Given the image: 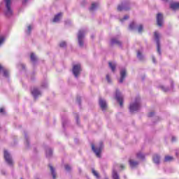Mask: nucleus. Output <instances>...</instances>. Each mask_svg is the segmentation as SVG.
I'll use <instances>...</instances> for the list:
<instances>
[{
	"instance_id": "nucleus-1",
	"label": "nucleus",
	"mask_w": 179,
	"mask_h": 179,
	"mask_svg": "<svg viewBox=\"0 0 179 179\" xmlns=\"http://www.w3.org/2000/svg\"><path fill=\"white\" fill-rule=\"evenodd\" d=\"M129 110L130 113H135V111L141 110V97L137 96L135 98L129 105Z\"/></svg>"
},
{
	"instance_id": "nucleus-2",
	"label": "nucleus",
	"mask_w": 179,
	"mask_h": 179,
	"mask_svg": "<svg viewBox=\"0 0 179 179\" xmlns=\"http://www.w3.org/2000/svg\"><path fill=\"white\" fill-rule=\"evenodd\" d=\"M85 34H86V31L85 29H81L78 31V41L79 47H85Z\"/></svg>"
},
{
	"instance_id": "nucleus-3",
	"label": "nucleus",
	"mask_w": 179,
	"mask_h": 179,
	"mask_svg": "<svg viewBox=\"0 0 179 179\" xmlns=\"http://www.w3.org/2000/svg\"><path fill=\"white\" fill-rule=\"evenodd\" d=\"M6 2V10H5V15L7 17H10L13 15V11L12 10V8L10 5L12 2L10 0H5Z\"/></svg>"
},
{
	"instance_id": "nucleus-4",
	"label": "nucleus",
	"mask_w": 179,
	"mask_h": 179,
	"mask_svg": "<svg viewBox=\"0 0 179 179\" xmlns=\"http://www.w3.org/2000/svg\"><path fill=\"white\" fill-rule=\"evenodd\" d=\"M117 169H120V170H124L125 169V166L122 164H115L114 169L112 172V177L113 179H120V176L117 173Z\"/></svg>"
},
{
	"instance_id": "nucleus-5",
	"label": "nucleus",
	"mask_w": 179,
	"mask_h": 179,
	"mask_svg": "<svg viewBox=\"0 0 179 179\" xmlns=\"http://www.w3.org/2000/svg\"><path fill=\"white\" fill-rule=\"evenodd\" d=\"M73 75H74L75 78H79V75H80V72H82V67L80 64H76L73 66Z\"/></svg>"
},
{
	"instance_id": "nucleus-6",
	"label": "nucleus",
	"mask_w": 179,
	"mask_h": 179,
	"mask_svg": "<svg viewBox=\"0 0 179 179\" xmlns=\"http://www.w3.org/2000/svg\"><path fill=\"white\" fill-rule=\"evenodd\" d=\"M92 149L95 153L96 156H97L98 157H101L100 154L101 153V150L103 149V143H100L98 147H94V145L92 144Z\"/></svg>"
},
{
	"instance_id": "nucleus-7",
	"label": "nucleus",
	"mask_w": 179,
	"mask_h": 179,
	"mask_svg": "<svg viewBox=\"0 0 179 179\" xmlns=\"http://www.w3.org/2000/svg\"><path fill=\"white\" fill-rule=\"evenodd\" d=\"M154 38L157 43V50L158 54H162V51L160 50V34H159L157 31H155L154 33Z\"/></svg>"
},
{
	"instance_id": "nucleus-8",
	"label": "nucleus",
	"mask_w": 179,
	"mask_h": 179,
	"mask_svg": "<svg viewBox=\"0 0 179 179\" xmlns=\"http://www.w3.org/2000/svg\"><path fill=\"white\" fill-rule=\"evenodd\" d=\"M115 99L117 103H119L120 107H122L124 104V97L122 96L121 92H120L118 90H117L115 92Z\"/></svg>"
},
{
	"instance_id": "nucleus-9",
	"label": "nucleus",
	"mask_w": 179,
	"mask_h": 179,
	"mask_svg": "<svg viewBox=\"0 0 179 179\" xmlns=\"http://www.w3.org/2000/svg\"><path fill=\"white\" fill-rule=\"evenodd\" d=\"M129 29L130 30H135V29H137L138 33H142V30H143V26H142V24L137 26L136 22H131L129 26Z\"/></svg>"
},
{
	"instance_id": "nucleus-10",
	"label": "nucleus",
	"mask_w": 179,
	"mask_h": 179,
	"mask_svg": "<svg viewBox=\"0 0 179 179\" xmlns=\"http://www.w3.org/2000/svg\"><path fill=\"white\" fill-rule=\"evenodd\" d=\"M4 159L9 164V166H12L13 164V160H12V157L10 156V154L8 152V150H4Z\"/></svg>"
},
{
	"instance_id": "nucleus-11",
	"label": "nucleus",
	"mask_w": 179,
	"mask_h": 179,
	"mask_svg": "<svg viewBox=\"0 0 179 179\" xmlns=\"http://www.w3.org/2000/svg\"><path fill=\"white\" fill-rule=\"evenodd\" d=\"M129 3L127 2L122 3L117 7V10L120 12L121 10H129Z\"/></svg>"
},
{
	"instance_id": "nucleus-12",
	"label": "nucleus",
	"mask_w": 179,
	"mask_h": 179,
	"mask_svg": "<svg viewBox=\"0 0 179 179\" xmlns=\"http://www.w3.org/2000/svg\"><path fill=\"white\" fill-rule=\"evenodd\" d=\"M31 93L34 99H37V97H40V96H41V92H40L37 88H34L31 91Z\"/></svg>"
},
{
	"instance_id": "nucleus-13",
	"label": "nucleus",
	"mask_w": 179,
	"mask_h": 179,
	"mask_svg": "<svg viewBox=\"0 0 179 179\" xmlns=\"http://www.w3.org/2000/svg\"><path fill=\"white\" fill-rule=\"evenodd\" d=\"M125 76H127V70L125 69H122L120 71V78L119 79V83H122V82H124Z\"/></svg>"
},
{
	"instance_id": "nucleus-14",
	"label": "nucleus",
	"mask_w": 179,
	"mask_h": 179,
	"mask_svg": "<svg viewBox=\"0 0 179 179\" xmlns=\"http://www.w3.org/2000/svg\"><path fill=\"white\" fill-rule=\"evenodd\" d=\"M157 24L159 27L163 26V15L162 13L157 15Z\"/></svg>"
},
{
	"instance_id": "nucleus-15",
	"label": "nucleus",
	"mask_w": 179,
	"mask_h": 179,
	"mask_svg": "<svg viewBox=\"0 0 179 179\" xmlns=\"http://www.w3.org/2000/svg\"><path fill=\"white\" fill-rule=\"evenodd\" d=\"M1 73H3V76H4V78H8L9 76V71L0 65V75Z\"/></svg>"
},
{
	"instance_id": "nucleus-16",
	"label": "nucleus",
	"mask_w": 179,
	"mask_h": 179,
	"mask_svg": "<svg viewBox=\"0 0 179 179\" xmlns=\"http://www.w3.org/2000/svg\"><path fill=\"white\" fill-rule=\"evenodd\" d=\"M99 106L102 110L107 108V101L103 99H99Z\"/></svg>"
},
{
	"instance_id": "nucleus-17",
	"label": "nucleus",
	"mask_w": 179,
	"mask_h": 179,
	"mask_svg": "<svg viewBox=\"0 0 179 179\" xmlns=\"http://www.w3.org/2000/svg\"><path fill=\"white\" fill-rule=\"evenodd\" d=\"M160 155H159L158 154H155L152 157L153 162L155 164H160Z\"/></svg>"
},
{
	"instance_id": "nucleus-18",
	"label": "nucleus",
	"mask_w": 179,
	"mask_h": 179,
	"mask_svg": "<svg viewBox=\"0 0 179 179\" xmlns=\"http://www.w3.org/2000/svg\"><path fill=\"white\" fill-rule=\"evenodd\" d=\"M129 163L131 169H135V167H138L139 165V162L134 159H129Z\"/></svg>"
},
{
	"instance_id": "nucleus-19",
	"label": "nucleus",
	"mask_w": 179,
	"mask_h": 179,
	"mask_svg": "<svg viewBox=\"0 0 179 179\" xmlns=\"http://www.w3.org/2000/svg\"><path fill=\"white\" fill-rule=\"evenodd\" d=\"M61 19H62V13H59L55 16L53 19V22L58 23L61 20Z\"/></svg>"
},
{
	"instance_id": "nucleus-20",
	"label": "nucleus",
	"mask_w": 179,
	"mask_h": 179,
	"mask_svg": "<svg viewBox=\"0 0 179 179\" xmlns=\"http://www.w3.org/2000/svg\"><path fill=\"white\" fill-rule=\"evenodd\" d=\"M110 44L111 45H114V44H116L117 45L121 47V41H120L117 38H113L110 41Z\"/></svg>"
},
{
	"instance_id": "nucleus-21",
	"label": "nucleus",
	"mask_w": 179,
	"mask_h": 179,
	"mask_svg": "<svg viewBox=\"0 0 179 179\" xmlns=\"http://www.w3.org/2000/svg\"><path fill=\"white\" fill-rule=\"evenodd\" d=\"M171 9H173V10H177V9H179V3L178 2H173L171 3L170 5Z\"/></svg>"
},
{
	"instance_id": "nucleus-22",
	"label": "nucleus",
	"mask_w": 179,
	"mask_h": 179,
	"mask_svg": "<svg viewBox=\"0 0 179 179\" xmlns=\"http://www.w3.org/2000/svg\"><path fill=\"white\" fill-rule=\"evenodd\" d=\"M49 167L50 169V171H51L52 178L55 179L56 177H57V173H55V169L50 164L49 165Z\"/></svg>"
},
{
	"instance_id": "nucleus-23",
	"label": "nucleus",
	"mask_w": 179,
	"mask_h": 179,
	"mask_svg": "<svg viewBox=\"0 0 179 179\" xmlns=\"http://www.w3.org/2000/svg\"><path fill=\"white\" fill-rule=\"evenodd\" d=\"M97 8H99V3H92L90 8V10H96Z\"/></svg>"
},
{
	"instance_id": "nucleus-24",
	"label": "nucleus",
	"mask_w": 179,
	"mask_h": 179,
	"mask_svg": "<svg viewBox=\"0 0 179 179\" xmlns=\"http://www.w3.org/2000/svg\"><path fill=\"white\" fill-rule=\"evenodd\" d=\"M30 58H31V62H33L34 64H36V62H37V56H36L34 53L31 54Z\"/></svg>"
},
{
	"instance_id": "nucleus-25",
	"label": "nucleus",
	"mask_w": 179,
	"mask_h": 179,
	"mask_svg": "<svg viewBox=\"0 0 179 179\" xmlns=\"http://www.w3.org/2000/svg\"><path fill=\"white\" fill-rule=\"evenodd\" d=\"M46 157H51L52 156V150L51 148H48L45 152Z\"/></svg>"
},
{
	"instance_id": "nucleus-26",
	"label": "nucleus",
	"mask_w": 179,
	"mask_h": 179,
	"mask_svg": "<svg viewBox=\"0 0 179 179\" xmlns=\"http://www.w3.org/2000/svg\"><path fill=\"white\" fill-rule=\"evenodd\" d=\"M6 37L4 35L0 34V47L5 43Z\"/></svg>"
},
{
	"instance_id": "nucleus-27",
	"label": "nucleus",
	"mask_w": 179,
	"mask_h": 179,
	"mask_svg": "<svg viewBox=\"0 0 179 179\" xmlns=\"http://www.w3.org/2000/svg\"><path fill=\"white\" fill-rule=\"evenodd\" d=\"M109 66L112 71V72H114L115 71V62H109Z\"/></svg>"
},
{
	"instance_id": "nucleus-28",
	"label": "nucleus",
	"mask_w": 179,
	"mask_h": 179,
	"mask_svg": "<svg viewBox=\"0 0 179 179\" xmlns=\"http://www.w3.org/2000/svg\"><path fill=\"white\" fill-rule=\"evenodd\" d=\"M174 160V157L171 156H166L164 158V162H173Z\"/></svg>"
},
{
	"instance_id": "nucleus-29",
	"label": "nucleus",
	"mask_w": 179,
	"mask_h": 179,
	"mask_svg": "<svg viewBox=\"0 0 179 179\" xmlns=\"http://www.w3.org/2000/svg\"><path fill=\"white\" fill-rule=\"evenodd\" d=\"M92 174L96 177V178L100 179V175H99V173H97L96 170L92 169Z\"/></svg>"
},
{
	"instance_id": "nucleus-30",
	"label": "nucleus",
	"mask_w": 179,
	"mask_h": 179,
	"mask_svg": "<svg viewBox=\"0 0 179 179\" xmlns=\"http://www.w3.org/2000/svg\"><path fill=\"white\" fill-rule=\"evenodd\" d=\"M24 138H25V145L27 148H29V136H27V134H24Z\"/></svg>"
},
{
	"instance_id": "nucleus-31",
	"label": "nucleus",
	"mask_w": 179,
	"mask_h": 179,
	"mask_svg": "<svg viewBox=\"0 0 179 179\" xmlns=\"http://www.w3.org/2000/svg\"><path fill=\"white\" fill-rule=\"evenodd\" d=\"M31 30H33V25H29L27 27V29L26 31L27 34H29L31 33Z\"/></svg>"
},
{
	"instance_id": "nucleus-32",
	"label": "nucleus",
	"mask_w": 179,
	"mask_h": 179,
	"mask_svg": "<svg viewBox=\"0 0 179 179\" xmlns=\"http://www.w3.org/2000/svg\"><path fill=\"white\" fill-rule=\"evenodd\" d=\"M137 58H138V59H141V61H142V59H143V56L142 55V53H141V52L138 51L137 52Z\"/></svg>"
},
{
	"instance_id": "nucleus-33",
	"label": "nucleus",
	"mask_w": 179,
	"mask_h": 179,
	"mask_svg": "<svg viewBox=\"0 0 179 179\" xmlns=\"http://www.w3.org/2000/svg\"><path fill=\"white\" fill-rule=\"evenodd\" d=\"M137 157L138 159H144L145 155H143L142 152L137 153Z\"/></svg>"
},
{
	"instance_id": "nucleus-34",
	"label": "nucleus",
	"mask_w": 179,
	"mask_h": 179,
	"mask_svg": "<svg viewBox=\"0 0 179 179\" xmlns=\"http://www.w3.org/2000/svg\"><path fill=\"white\" fill-rule=\"evenodd\" d=\"M128 19H129V15H124V17L122 19H120V22L122 23H124V22H125V20H128Z\"/></svg>"
},
{
	"instance_id": "nucleus-35",
	"label": "nucleus",
	"mask_w": 179,
	"mask_h": 179,
	"mask_svg": "<svg viewBox=\"0 0 179 179\" xmlns=\"http://www.w3.org/2000/svg\"><path fill=\"white\" fill-rule=\"evenodd\" d=\"M59 45L62 48H65V47H66V42L62 41L60 43Z\"/></svg>"
},
{
	"instance_id": "nucleus-36",
	"label": "nucleus",
	"mask_w": 179,
	"mask_h": 179,
	"mask_svg": "<svg viewBox=\"0 0 179 179\" xmlns=\"http://www.w3.org/2000/svg\"><path fill=\"white\" fill-rule=\"evenodd\" d=\"M47 86H48V83H47V81L42 83L41 87H47Z\"/></svg>"
},
{
	"instance_id": "nucleus-37",
	"label": "nucleus",
	"mask_w": 179,
	"mask_h": 179,
	"mask_svg": "<svg viewBox=\"0 0 179 179\" xmlns=\"http://www.w3.org/2000/svg\"><path fill=\"white\" fill-rule=\"evenodd\" d=\"M106 80L108 81V83H111V78H110L109 75H106Z\"/></svg>"
},
{
	"instance_id": "nucleus-38",
	"label": "nucleus",
	"mask_w": 179,
	"mask_h": 179,
	"mask_svg": "<svg viewBox=\"0 0 179 179\" xmlns=\"http://www.w3.org/2000/svg\"><path fill=\"white\" fill-rule=\"evenodd\" d=\"M65 169L66 170V171H69L71 170V166L65 165Z\"/></svg>"
},
{
	"instance_id": "nucleus-39",
	"label": "nucleus",
	"mask_w": 179,
	"mask_h": 179,
	"mask_svg": "<svg viewBox=\"0 0 179 179\" xmlns=\"http://www.w3.org/2000/svg\"><path fill=\"white\" fill-rule=\"evenodd\" d=\"M0 113L1 114H5V108H0Z\"/></svg>"
},
{
	"instance_id": "nucleus-40",
	"label": "nucleus",
	"mask_w": 179,
	"mask_h": 179,
	"mask_svg": "<svg viewBox=\"0 0 179 179\" xmlns=\"http://www.w3.org/2000/svg\"><path fill=\"white\" fill-rule=\"evenodd\" d=\"M177 141V137L172 136L171 138V142H176Z\"/></svg>"
},
{
	"instance_id": "nucleus-41",
	"label": "nucleus",
	"mask_w": 179,
	"mask_h": 179,
	"mask_svg": "<svg viewBox=\"0 0 179 179\" xmlns=\"http://www.w3.org/2000/svg\"><path fill=\"white\" fill-rule=\"evenodd\" d=\"M153 115H155V112H150L148 113V117H153Z\"/></svg>"
},
{
	"instance_id": "nucleus-42",
	"label": "nucleus",
	"mask_w": 179,
	"mask_h": 179,
	"mask_svg": "<svg viewBox=\"0 0 179 179\" xmlns=\"http://www.w3.org/2000/svg\"><path fill=\"white\" fill-rule=\"evenodd\" d=\"M162 90H164V92H169V88H166L164 87H162Z\"/></svg>"
},
{
	"instance_id": "nucleus-43",
	"label": "nucleus",
	"mask_w": 179,
	"mask_h": 179,
	"mask_svg": "<svg viewBox=\"0 0 179 179\" xmlns=\"http://www.w3.org/2000/svg\"><path fill=\"white\" fill-rule=\"evenodd\" d=\"M77 124H79V116L76 115V117Z\"/></svg>"
},
{
	"instance_id": "nucleus-44",
	"label": "nucleus",
	"mask_w": 179,
	"mask_h": 179,
	"mask_svg": "<svg viewBox=\"0 0 179 179\" xmlns=\"http://www.w3.org/2000/svg\"><path fill=\"white\" fill-rule=\"evenodd\" d=\"M152 62L154 64H156V59H155V57H152Z\"/></svg>"
},
{
	"instance_id": "nucleus-45",
	"label": "nucleus",
	"mask_w": 179,
	"mask_h": 179,
	"mask_svg": "<svg viewBox=\"0 0 179 179\" xmlns=\"http://www.w3.org/2000/svg\"><path fill=\"white\" fill-rule=\"evenodd\" d=\"M27 1H28V0H23V1H22L23 5H24V3H26L27 2Z\"/></svg>"
},
{
	"instance_id": "nucleus-46",
	"label": "nucleus",
	"mask_w": 179,
	"mask_h": 179,
	"mask_svg": "<svg viewBox=\"0 0 179 179\" xmlns=\"http://www.w3.org/2000/svg\"><path fill=\"white\" fill-rule=\"evenodd\" d=\"M22 69H24V64H21Z\"/></svg>"
},
{
	"instance_id": "nucleus-47",
	"label": "nucleus",
	"mask_w": 179,
	"mask_h": 179,
	"mask_svg": "<svg viewBox=\"0 0 179 179\" xmlns=\"http://www.w3.org/2000/svg\"><path fill=\"white\" fill-rule=\"evenodd\" d=\"M162 1H164V2H167V0H162Z\"/></svg>"
},
{
	"instance_id": "nucleus-48",
	"label": "nucleus",
	"mask_w": 179,
	"mask_h": 179,
	"mask_svg": "<svg viewBox=\"0 0 179 179\" xmlns=\"http://www.w3.org/2000/svg\"><path fill=\"white\" fill-rule=\"evenodd\" d=\"M64 126H65V124H63V127H64Z\"/></svg>"
},
{
	"instance_id": "nucleus-49",
	"label": "nucleus",
	"mask_w": 179,
	"mask_h": 179,
	"mask_svg": "<svg viewBox=\"0 0 179 179\" xmlns=\"http://www.w3.org/2000/svg\"><path fill=\"white\" fill-rule=\"evenodd\" d=\"M106 179H108V178H106Z\"/></svg>"
},
{
	"instance_id": "nucleus-50",
	"label": "nucleus",
	"mask_w": 179,
	"mask_h": 179,
	"mask_svg": "<svg viewBox=\"0 0 179 179\" xmlns=\"http://www.w3.org/2000/svg\"><path fill=\"white\" fill-rule=\"evenodd\" d=\"M21 179H23V178H21Z\"/></svg>"
}]
</instances>
